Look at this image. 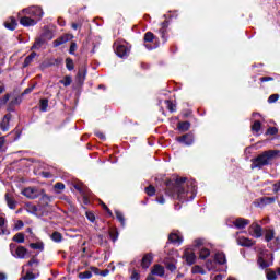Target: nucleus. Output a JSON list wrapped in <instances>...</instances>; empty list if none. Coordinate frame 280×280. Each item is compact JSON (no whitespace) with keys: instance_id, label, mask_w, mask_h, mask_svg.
Listing matches in <instances>:
<instances>
[{"instance_id":"nucleus-1","label":"nucleus","mask_w":280,"mask_h":280,"mask_svg":"<svg viewBox=\"0 0 280 280\" xmlns=\"http://www.w3.org/2000/svg\"><path fill=\"white\" fill-rule=\"evenodd\" d=\"M166 196L179 202H190L198 194V186L195 180H188L185 177H177L174 183H166Z\"/></svg>"},{"instance_id":"nucleus-8","label":"nucleus","mask_w":280,"mask_h":280,"mask_svg":"<svg viewBox=\"0 0 280 280\" xmlns=\"http://www.w3.org/2000/svg\"><path fill=\"white\" fill-rule=\"evenodd\" d=\"M115 51L119 58H128L130 49L125 44H114Z\"/></svg>"},{"instance_id":"nucleus-64","label":"nucleus","mask_w":280,"mask_h":280,"mask_svg":"<svg viewBox=\"0 0 280 280\" xmlns=\"http://www.w3.org/2000/svg\"><path fill=\"white\" fill-rule=\"evenodd\" d=\"M63 85H65V86H70V85H71V78L66 77L65 82H63Z\"/></svg>"},{"instance_id":"nucleus-24","label":"nucleus","mask_w":280,"mask_h":280,"mask_svg":"<svg viewBox=\"0 0 280 280\" xmlns=\"http://www.w3.org/2000/svg\"><path fill=\"white\" fill-rule=\"evenodd\" d=\"M177 128L180 132H187V130L191 128V124L189 121H180L178 122Z\"/></svg>"},{"instance_id":"nucleus-26","label":"nucleus","mask_w":280,"mask_h":280,"mask_svg":"<svg viewBox=\"0 0 280 280\" xmlns=\"http://www.w3.org/2000/svg\"><path fill=\"white\" fill-rule=\"evenodd\" d=\"M25 209L27 213H32L35 215V213H38V207L34 203H26Z\"/></svg>"},{"instance_id":"nucleus-54","label":"nucleus","mask_w":280,"mask_h":280,"mask_svg":"<svg viewBox=\"0 0 280 280\" xmlns=\"http://www.w3.org/2000/svg\"><path fill=\"white\" fill-rule=\"evenodd\" d=\"M267 279L268 280H277V272H275V271L267 272Z\"/></svg>"},{"instance_id":"nucleus-51","label":"nucleus","mask_w":280,"mask_h":280,"mask_svg":"<svg viewBox=\"0 0 280 280\" xmlns=\"http://www.w3.org/2000/svg\"><path fill=\"white\" fill-rule=\"evenodd\" d=\"M77 49H78V44H75V42H72L70 45L69 54H71L72 56H75Z\"/></svg>"},{"instance_id":"nucleus-63","label":"nucleus","mask_w":280,"mask_h":280,"mask_svg":"<svg viewBox=\"0 0 280 280\" xmlns=\"http://www.w3.org/2000/svg\"><path fill=\"white\" fill-rule=\"evenodd\" d=\"M0 235H10V230H8V228H2L0 231Z\"/></svg>"},{"instance_id":"nucleus-59","label":"nucleus","mask_w":280,"mask_h":280,"mask_svg":"<svg viewBox=\"0 0 280 280\" xmlns=\"http://www.w3.org/2000/svg\"><path fill=\"white\" fill-rule=\"evenodd\" d=\"M86 218L90 222H95V214L93 212H86Z\"/></svg>"},{"instance_id":"nucleus-12","label":"nucleus","mask_w":280,"mask_h":280,"mask_svg":"<svg viewBox=\"0 0 280 280\" xmlns=\"http://www.w3.org/2000/svg\"><path fill=\"white\" fill-rule=\"evenodd\" d=\"M20 23L23 25V27H34V25H36L38 22L26 14L20 19Z\"/></svg>"},{"instance_id":"nucleus-56","label":"nucleus","mask_w":280,"mask_h":280,"mask_svg":"<svg viewBox=\"0 0 280 280\" xmlns=\"http://www.w3.org/2000/svg\"><path fill=\"white\" fill-rule=\"evenodd\" d=\"M8 102H10V94H5L1 100H0V104L2 106H4V104H8Z\"/></svg>"},{"instance_id":"nucleus-31","label":"nucleus","mask_w":280,"mask_h":280,"mask_svg":"<svg viewBox=\"0 0 280 280\" xmlns=\"http://www.w3.org/2000/svg\"><path fill=\"white\" fill-rule=\"evenodd\" d=\"M36 58V52H31L24 60L23 67H30L32 65V61Z\"/></svg>"},{"instance_id":"nucleus-34","label":"nucleus","mask_w":280,"mask_h":280,"mask_svg":"<svg viewBox=\"0 0 280 280\" xmlns=\"http://www.w3.org/2000/svg\"><path fill=\"white\" fill-rule=\"evenodd\" d=\"M275 240V230H267L265 233V241L272 242Z\"/></svg>"},{"instance_id":"nucleus-40","label":"nucleus","mask_w":280,"mask_h":280,"mask_svg":"<svg viewBox=\"0 0 280 280\" xmlns=\"http://www.w3.org/2000/svg\"><path fill=\"white\" fill-rule=\"evenodd\" d=\"M252 130L254 132H259L261 130V121L255 120L254 124L252 125Z\"/></svg>"},{"instance_id":"nucleus-32","label":"nucleus","mask_w":280,"mask_h":280,"mask_svg":"<svg viewBox=\"0 0 280 280\" xmlns=\"http://www.w3.org/2000/svg\"><path fill=\"white\" fill-rule=\"evenodd\" d=\"M38 279V276H35L32 270L26 271V275L20 278V280H35Z\"/></svg>"},{"instance_id":"nucleus-30","label":"nucleus","mask_w":280,"mask_h":280,"mask_svg":"<svg viewBox=\"0 0 280 280\" xmlns=\"http://www.w3.org/2000/svg\"><path fill=\"white\" fill-rule=\"evenodd\" d=\"M74 189H77L81 196H84V194L89 191V188L84 186V184H74Z\"/></svg>"},{"instance_id":"nucleus-33","label":"nucleus","mask_w":280,"mask_h":280,"mask_svg":"<svg viewBox=\"0 0 280 280\" xmlns=\"http://www.w3.org/2000/svg\"><path fill=\"white\" fill-rule=\"evenodd\" d=\"M116 218L118 220V222H120L121 226H126V218H124V213H121V211L116 210Z\"/></svg>"},{"instance_id":"nucleus-53","label":"nucleus","mask_w":280,"mask_h":280,"mask_svg":"<svg viewBox=\"0 0 280 280\" xmlns=\"http://www.w3.org/2000/svg\"><path fill=\"white\" fill-rule=\"evenodd\" d=\"M5 138L1 137L0 138V152H5Z\"/></svg>"},{"instance_id":"nucleus-13","label":"nucleus","mask_w":280,"mask_h":280,"mask_svg":"<svg viewBox=\"0 0 280 280\" xmlns=\"http://www.w3.org/2000/svg\"><path fill=\"white\" fill-rule=\"evenodd\" d=\"M10 119H12V114H5L0 122V128L3 132H8L10 130Z\"/></svg>"},{"instance_id":"nucleus-62","label":"nucleus","mask_w":280,"mask_h":280,"mask_svg":"<svg viewBox=\"0 0 280 280\" xmlns=\"http://www.w3.org/2000/svg\"><path fill=\"white\" fill-rule=\"evenodd\" d=\"M95 136L98 137V139H101L102 141H104L106 139V136L104 133H102V131H96Z\"/></svg>"},{"instance_id":"nucleus-47","label":"nucleus","mask_w":280,"mask_h":280,"mask_svg":"<svg viewBox=\"0 0 280 280\" xmlns=\"http://www.w3.org/2000/svg\"><path fill=\"white\" fill-rule=\"evenodd\" d=\"M165 104L170 110V113H174L176 110V105H174V103H172V101H165Z\"/></svg>"},{"instance_id":"nucleus-7","label":"nucleus","mask_w":280,"mask_h":280,"mask_svg":"<svg viewBox=\"0 0 280 280\" xmlns=\"http://www.w3.org/2000/svg\"><path fill=\"white\" fill-rule=\"evenodd\" d=\"M23 196L30 198L31 200H36V198H40V194H43V189L38 187H27L22 191Z\"/></svg>"},{"instance_id":"nucleus-39","label":"nucleus","mask_w":280,"mask_h":280,"mask_svg":"<svg viewBox=\"0 0 280 280\" xmlns=\"http://www.w3.org/2000/svg\"><path fill=\"white\" fill-rule=\"evenodd\" d=\"M93 277V272L86 270L79 273V279H91Z\"/></svg>"},{"instance_id":"nucleus-3","label":"nucleus","mask_w":280,"mask_h":280,"mask_svg":"<svg viewBox=\"0 0 280 280\" xmlns=\"http://www.w3.org/2000/svg\"><path fill=\"white\" fill-rule=\"evenodd\" d=\"M10 253L15 259H25L27 257V248L23 245H16V243H11L9 245Z\"/></svg>"},{"instance_id":"nucleus-19","label":"nucleus","mask_w":280,"mask_h":280,"mask_svg":"<svg viewBox=\"0 0 280 280\" xmlns=\"http://www.w3.org/2000/svg\"><path fill=\"white\" fill-rule=\"evenodd\" d=\"M237 244L240 246H244V247L250 248V246L255 245V242L253 240H250V238L238 237L237 238Z\"/></svg>"},{"instance_id":"nucleus-21","label":"nucleus","mask_w":280,"mask_h":280,"mask_svg":"<svg viewBox=\"0 0 280 280\" xmlns=\"http://www.w3.org/2000/svg\"><path fill=\"white\" fill-rule=\"evenodd\" d=\"M214 261H215V264H219L220 266L226 264V254L223 252H218L214 255Z\"/></svg>"},{"instance_id":"nucleus-11","label":"nucleus","mask_w":280,"mask_h":280,"mask_svg":"<svg viewBox=\"0 0 280 280\" xmlns=\"http://www.w3.org/2000/svg\"><path fill=\"white\" fill-rule=\"evenodd\" d=\"M184 259L188 266H194L196 264V254L191 249H185Z\"/></svg>"},{"instance_id":"nucleus-50","label":"nucleus","mask_w":280,"mask_h":280,"mask_svg":"<svg viewBox=\"0 0 280 280\" xmlns=\"http://www.w3.org/2000/svg\"><path fill=\"white\" fill-rule=\"evenodd\" d=\"M279 100V94H271L269 97H268V103L269 104H275V102H278Z\"/></svg>"},{"instance_id":"nucleus-48","label":"nucleus","mask_w":280,"mask_h":280,"mask_svg":"<svg viewBox=\"0 0 280 280\" xmlns=\"http://www.w3.org/2000/svg\"><path fill=\"white\" fill-rule=\"evenodd\" d=\"M30 248H33V250H43V244L39 243H31Z\"/></svg>"},{"instance_id":"nucleus-52","label":"nucleus","mask_w":280,"mask_h":280,"mask_svg":"<svg viewBox=\"0 0 280 280\" xmlns=\"http://www.w3.org/2000/svg\"><path fill=\"white\" fill-rule=\"evenodd\" d=\"M109 237H110V240H112L113 242H115L116 240L119 238V233L116 232V231H110V232H109Z\"/></svg>"},{"instance_id":"nucleus-43","label":"nucleus","mask_w":280,"mask_h":280,"mask_svg":"<svg viewBox=\"0 0 280 280\" xmlns=\"http://www.w3.org/2000/svg\"><path fill=\"white\" fill-rule=\"evenodd\" d=\"M52 242H62V234L59 232H54L51 235Z\"/></svg>"},{"instance_id":"nucleus-2","label":"nucleus","mask_w":280,"mask_h":280,"mask_svg":"<svg viewBox=\"0 0 280 280\" xmlns=\"http://www.w3.org/2000/svg\"><path fill=\"white\" fill-rule=\"evenodd\" d=\"M279 154V151L269 150L259 154L257 158L252 159V170H261L265 165H270V161Z\"/></svg>"},{"instance_id":"nucleus-38","label":"nucleus","mask_w":280,"mask_h":280,"mask_svg":"<svg viewBox=\"0 0 280 280\" xmlns=\"http://www.w3.org/2000/svg\"><path fill=\"white\" fill-rule=\"evenodd\" d=\"M66 68L68 69V71H73V69H75V65L73 63V59H71L69 57L66 59Z\"/></svg>"},{"instance_id":"nucleus-41","label":"nucleus","mask_w":280,"mask_h":280,"mask_svg":"<svg viewBox=\"0 0 280 280\" xmlns=\"http://www.w3.org/2000/svg\"><path fill=\"white\" fill-rule=\"evenodd\" d=\"M54 189H55L56 194H60V191H63V189H65V184L58 182L55 184Z\"/></svg>"},{"instance_id":"nucleus-42","label":"nucleus","mask_w":280,"mask_h":280,"mask_svg":"<svg viewBox=\"0 0 280 280\" xmlns=\"http://www.w3.org/2000/svg\"><path fill=\"white\" fill-rule=\"evenodd\" d=\"M206 268L207 270H215V260H207L206 261Z\"/></svg>"},{"instance_id":"nucleus-17","label":"nucleus","mask_w":280,"mask_h":280,"mask_svg":"<svg viewBox=\"0 0 280 280\" xmlns=\"http://www.w3.org/2000/svg\"><path fill=\"white\" fill-rule=\"evenodd\" d=\"M168 242H171V244H176L177 246H180V244H183V236L178 235V233H171L168 235Z\"/></svg>"},{"instance_id":"nucleus-18","label":"nucleus","mask_w":280,"mask_h":280,"mask_svg":"<svg viewBox=\"0 0 280 280\" xmlns=\"http://www.w3.org/2000/svg\"><path fill=\"white\" fill-rule=\"evenodd\" d=\"M151 273L155 277H165V268L161 265H154Z\"/></svg>"},{"instance_id":"nucleus-10","label":"nucleus","mask_w":280,"mask_h":280,"mask_svg":"<svg viewBox=\"0 0 280 280\" xmlns=\"http://www.w3.org/2000/svg\"><path fill=\"white\" fill-rule=\"evenodd\" d=\"M176 141H178V143H183L184 145H194V133L189 132L183 135L182 137H177Z\"/></svg>"},{"instance_id":"nucleus-44","label":"nucleus","mask_w":280,"mask_h":280,"mask_svg":"<svg viewBox=\"0 0 280 280\" xmlns=\"http://www.w3.org/2000/svg\"><path fill=\"white\" fill-rule=\"evenodd\" d=\"M279 132V129L277 127H269L266 131V135H270L271 137H275Z\"/></svg>"},{"instance_id":"nucleus-22","label":"nucleus","mask_w":280,"mask_h":280,"mask_svg":"<svg viewBox=\"0 0 280 280\" xmlns=\"http://www.w3.org/2000/svg\"><path fill=\"white\" fill-rule=\"evenodd\" d=\"M16 19L12 16L4 22V27H7V30H11V32H13V30H16Z\"/></svg>"},{"instance_id":"nucleus-29","label":"nucleus","mask_w":280,"mask_h":280,"mask_svg":"<svg viewBox=\"0 0 280 280\" xmlns=\"http://www.w3.org/2000/svg\"><path fill=\"white\" fill-rule=\"evenodd\" d=\"M38 264H40V261L38 260V258H36V256H33V257L28 260V262L22 267V272H25V266H31V267H32V266H38Z\"/></svg>"},{"instance_id":"nucleus-60","label":"nucleus","mask_w":280,"mask_h":280,"mask_svg":"<svg viewBox=\"0 0 280 280\" xmlns=\"http://www.w3.org/2000/svg\"><path fill=\"white\" fill-rule=\"evenodd\" d=\"M141 276L137 271H132L130 279L131 280H139Z\"/></svg>"},{"instance_id":"nucleus-9","label":"nucleus","mask_w":280,"mask_h":280,"mask_svg":"<svg viewBox=\"0 0 280 280\" xmlns=\"http://www.w3.org/2000/svg\"><path fill=\"white\" fill-rule=\"evenodd\" d=\"M248 232L253 237L256 238H259L261 237V235H264V230L261 229V225H259L257 222L250 224Z\"/></svg>"},{"instance_id":"nucleus-61","label":"nucleus","mask_w":280,"mask_h":280,"mask_svg":"<svg viewBox=\"0 0 280 280\" xmlns=\"http://www.w3.org/2000/svg\"><path fill=\"white\" fill-rule=\"evenodd\" d=\"M272 80H275V78H272V77H261L260 78V82H272Z\"/></svg>"},{"instance_id":"nucleus-28","label":"nucleus","mask_w":280,"mask_h":280,"mask_svg":"<svg viewBox=\"0 0 280 280\" xmlns=\"http://www.w3.org/2000/svg\"><path fill=\"white\" fill-rule=\"evenodd\" d=\"M48 106H49V100L42 98L39 101V110H42V113H47Z\"/></svg>"},{"instance_id":"nucleus-45","label":"nucleus","mask_w":280,"mask_h":280,"mask_svg":"<svg viewBox=\"0 0 280 280\" xmlns=\"http://www.w3.org/2000/svg\"><path fill=\"white\" fill-rule=\"evenodd\" d=\"M145 194H148L149 196H154L156 194V189L154 188V186L150 185L145 188Z\"/></svg>"},{"instance_id":"nucleus-58","label":"nucleus","mask_w":280,"mask_h":280,"mask_svg":"<svg viewBox=\"0 0 280 280\" xmlns=\"http://www.w3.org/2000/svg\"><path fill=\"white\" fill-rule=\"evenodd\" d=\"M202 244H203L202 238L195 240V243H194L195 248H199L200 249V246H202Z\"/></svg>"},{"instance_id":"nucleus-25","label":"nucleus","mask_w":280,"mask_h":280,"mask_svg":"<svg viewBox=\"0 0 280 280\" xmlns=\"http://www.w3.org/2000/svg\"><path fill=\"white\" fill-rule=\"evenodd\" d=\"M69 42V37L60 36L59 38L52 42L54 47H60V45H65V43Z\"/></svg>"},{"instance_id":"nucleus-23","label":"nucleus","mask_w":280,"mask_h":280,"mask_svg":"<svg viewBox=\"0 0 280 280\" xmlns=\"http://www.w3.org/2000/svg\"><path fill=\"white\" fill-rule=\"evenodd\" d=\"M4 200H5L9 209H16V201L14 200V198H12V196H10V192H7L4 195Z\"/></svg>"},{"instance_id":"nucleus-37","label":"nucleus","mask_w":280,"mask_h":280,"mask_svg":"<svg viewBox=\"0 0 280 280\" xmlns=\"http://www.w3.org/2000/svg\"><path fill=\"white\" fill-rule=\"evenodd\" d=\"M192 275H207V271L198 265L192 267Z\"/></svg>"},{"instance_id":"nucleus-49","label":"nucleus","mask_w":280,"mask_h":280,"mask_svg":"<svg viewBox=\"0 0 280 280\" xmlns=\"http://www.w3.org/2000/svg\"><path fill=\"white\" fill-rule=\"evenodd\" d=\"M42 46H43V39L37 38L33 44L32 49H40Z\"/></svg>"},{"instance_id":"nucleus-14","label":"nucleus","mask_w":280,"mask_h":280,"mask_svg":"<svg viewBox=\"0 0 280 280\" xmlns=\"http://www.w3.org/2000/svg\"><path fill=\"white\" fill-rule=\"evenodd\" d=\"M233 224L236 229H246L248 224H250V220L244 219V218H238L233 221Z\"/></svg>"},{"instance_id":"nucleus-6","label":"nucleus","mask_w":280,"mask_h":280,"mask_svg":"<svg viewBox=\"0 0 280 280\" xmlns=\"http://www.w3.org/2000/svg\"><path fill=\"white\" fill-rule=\"evenodd\" d=\"M144 47L145 49H149V51H152V49H156L159 47V44H156V37L154 36V33L147 32L144 34Z\"/></svg>"},{"instance_id":"nucleus-15","label":"nucleus","mask_w":280,"mask_h":280,"mask_svg":"<svg viewBox=\"0 0 280 280\" xmlns=\"http://www.w3.org/2000/svg\"><path fill=\"white\" fill-rule=\"evenodd\" d=\"M153 259H154V255H152V253L145 254L142 257V261H141L142 268H150V266L152 265Z\"/></svg>"},{"instance_id":"nucleus-4","label":"nucleus","mask_w":280,"mask_h":280,"mask_svg":"<svg viewBox=\"0 0 280 280\" xmlns=\"http://www.w3.org/2000/svg\"><path fill=\"white\" fill-rule=\"evenodd\" d=\"M22 14L28 15L31 19H33L38 23V21L43 19V15L45 13L43 12V9L40 7H31V8L23 9Z\"/></svg>"},{"instance_id":"nucleus-16","label":"nucleus","mask_w":280,"mask_h":280,"mask_svg":"<svg viewBox=\"0 0 280 280\" xmlns=\"http://www.w3.org/2000/svg\"><path fill=\"white\" fill-rule=\"evenodd\" d=\"M167 26H168L167 21H164L161 24V28L159 30V34H160L163 43H167Z\"/></svg>"},{"instance_id":"nucleus-20","label":"nucleus","mask_w":280,"mask_h":280,"mask_svg":"<svg viewBox=\"0 0 280 280\" xmlns=\"http://www.w3.org/2000/svg\"><path fill=\"white\" fill-rule=\"evenodd\" d=\"M39 202L42 207H48L49 202H51V196L45 194V189H43V192L39 196Z\"/></svg>"},{"instance_id":"nucleus-46","label":"nucleus","mask_w":280,"mask_h":280,"mask_svg":"<svg viewBox=\"0 0 280 280\" xmlns=\"http://www.w3.org/2000/svg\"><path fill=\"white\" fill-rule=\"evenodd\" d=\"M23 226H25V223H23L22 220H18L14 224L13 231H21Z\"/></svg>"},{"instance_id":"nucleus-36","label":"nucleus","mask_w":280,"mask_h":280,"mask_svg":"<svg viewBox=\"0 0 280 280\" xmlns=\"http://www.w3.org/2000/svg\"><path fill=\"white\" fill-rule=\"evenodd\" d=\"M77 79H78V82L82 84V82H84V80L86 79V70H79L77 74Z\"/></svg>"},{"instance_id":"nucleus-57","label":"nucleus","mask_w":280,"mask_h":280,"mask_svg":"<svg viewBox=\"0 0 280 280\" xmlns=\"http://www.w3.org/2000/svg\"><path fill=\"white\" fill-rule=\"evenodd\" d=\"M83 196V202H84V205H89V202H91L90 200H89V196H91V191L90 190H88L84 195H82Z\"/></svg>"},{"instance_id":"nucleus-35","label":"nucleus","mask_w":280,"mask_h":280,"mask_svg":"<svg viewBox=\"0 0 280 280\" xmlns=\"http://www.w3.org/2000/svg\"><path fill=\"white\" fill-rule=\"evenodd\" d=\"M13 242L18 244H23L25 242V235L23 233H18L13 236Z\"/></svg>"},{"instance_id":"nucleus-5","label":"nucleus","mask_w":280,"mask_h":280,"mask_svg":"<svg viewBox=\"0 0 280 280\" xmlns=\"http://www.w3.org/2000/svg\"><path fill=\"white\" fill-rule=\"evenodd\" d=\"M258 265L260 268H270L272 266V254L268 252H261L258 255Z\"/></svg>"},{"instance_id":"nucleus-27","label":"nucleus","mask_w":280,"mask_h":280,"mask_svg":"<svg viewBox=\"0 0 280 280\" xmlns=\"http://www.w3.org/2000/svg\"><path fill=\"white\" fill-rule=\"evenodd\" d=\"M209 255H211V250H209V248H207V247H200L199 248L200 259H207V257H209Z\"/></svg>"},{"instance_id":"nucleus-55","label":"nucleus","mask_w":280,"mask_h":280,"mask_svg":"<svg viewBox=\"0 0 280 280\" xmlns=\"http://www.w3.org/2000/svg\"><path fill=\"white\" fill-rule=\"evenodd\" d=\"M273 244H275L273 250H279V248H280V238H279V236L273 238Z\"/></svg>"}]
</instances>
